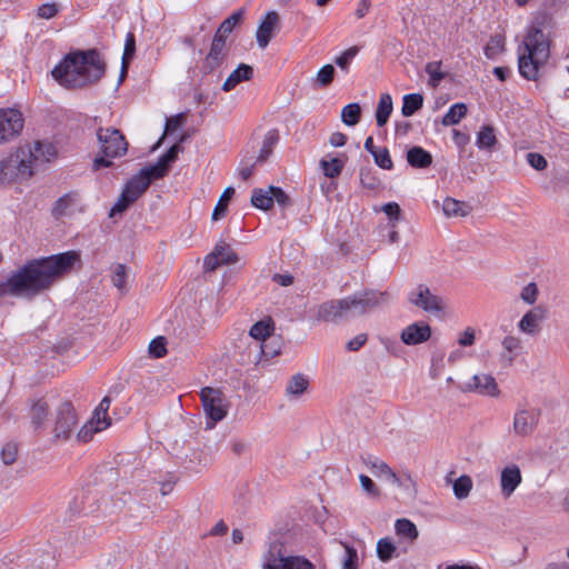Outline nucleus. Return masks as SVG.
I'll use <instances>...</instances> for the list:
<instances>
[{
	"mask_svg": "<svg viewBox=\"0 0 569 569\" xmlns=\"http://www.w3.org/2000/svg\"><path fill=\"white\" fill-rule=\"evenodd\" d=\"M78 261L80 254L77 251L31 259L0 282V297L33 299L69 273Z\"/></svg>",
	"mask_w": 569,
	"mask_h": 569,
	"instance_id": "nucleus-1",
	"label": "nucleus"
},
{
	"mask_svg": "<svg viewBox=\"0 0 569 569\" xmlns=\"http://www.w3.org/2000/svg\"><path fill=\"white\" fill-rule=\"evenodd\" d=\"M104 72L106 64L100 53L92 49L67 54L51 74L62 87L76 89L99 81Z\"/></svg>",
	"mask_w": 569,
	"mask_h": 569,
	"instance_id": "nucleus-2",
	"label": "nucleus"
},
{
	"mask_svg": "<svg viewBox=\"0 0 569 569\" xmlns=\"http://www.w3.org/2000/svg\"><path fill=\"white\" fill-rule=\"evenodd\" d=\"M548 58L549 43L543 31L536 27L530 28L522 46L519 47V73L527 80H536L539 68L547 62Z\"/></svg>",
	"mask_w": 569,
	"mask_h": 569,
	"instance_id": "nucleus-3",
	"label": "nucleus"
},
{
	"mask_svg": "<svg viewBox=\"0 0 569 569\" xmlns=\"http://www.w3.org/2000/svg\"><path fill=\"white\" fill-rule=\"evenodd\" d=\"M99 154L94 158L92 168H108L112 159L122 157L128 150V142L120 130L114 128H99L97 131Z\"/></svg>",
	"mask_w": 569,
	"mask_h": 569,
	"instance_id": "nucleus-4",
	"label": "nucleus"
},
{
	"mask_svg": "<svg viewBox=\"0 0 569 569\" xmlns=\"http://www.w3.org/2000/svg\"><path fill=\"white\" fill-rule=\"evenodd\" d=\"M19 157L22 158V173L27 177L33 174L34 166L50 162L57 158V147L50 141H36L32 146L21 147Z\"/></svg>",
	"mask_w": 569,
	"mask_h": 569,
	"instance_id": "nucleus-5",
	"label": "nucleus"
},
{
	"mask_svg": "<svg viewBox=\"0 0 569 569\" xmlns=\"http://www.w3.org/2000/svg\"><path fill=\"white\" fill-rule=\"evenodd\" d=\"M263 569H315L313 565L301 556H287L283 545L271 542L263 556Z\"/></svg>",
	"mask_w": 569,
	"mask_h": 569,
	"instance_id": "nucleus-6",
	"label": "nucleus"
},
{
	"mask_svg": "<svg viewBox=\"0 0 569 569\" xmlns=\"http://www.w3.org/2000/svg\"><path fill=\"white\" fill-rule=\"evenodd\" d=\"M387 291L365 290L346 297L349 319L365 316L389 300Z\"/></svg>",
	"mask_w": 569,
	"mask_h": 569,
	"instance_id": "nucleus-7",
	"label": "nucleus"
},
{
	"mask_svg": "<svg viewBox=\"0 0 569 569\" xmlns=\"http://www.w3.org/2000/svg\"><path fill=\"white\" fill-rule=\"evenodd\" d=\"M203 410L207 415L208 427L212 428L218 421L226 418L228 413V402L220 389L204 387L200 392Z\"/></svg>",
	"mask_w": 569,
	"mask_h": 569,
	"instance_id": "nucleus-8",
	"label": "nucleus"
},
{
	"mask_svg": "<svg viewBox=\"0 0 569 569\" xmlns=\"http://www.w3.org/2000/svg\"><path fill=\"white\" fill-rule=\"evenodd\" d=\"M78 425L76 410L70 401H63L56 409L53 423V441L66 442L72 437Z\"/></svg>",
	"mask_w": 569,
	"mask_h": 569,
	"instance_id": "nucleus-9",
	"label": "nucleus"
},
{
	"mask_svg": "<svg viewBox=\"0 0 569 569\" xmlns=\"http://www.w3.org/2000/svg\"><path fill=\"white\" fill-rule=\"evenodd\" d=\"M149 188V181L140 177L138 173L134 174L126 183L120 197L110 210V217H114L117 213L124 212L130 204L137 201Z\"/></svg>",
	"mask_w": 569,
	"mask_h": 569,
	"instance_id": "nucleus-10",
	"label": "nucleus"
},
{
	"mask_svg": "<svg viewBox=\"0 0 569 569\" xmlns=\"http://www.w3.org/2000/svg\"><path fill=\"white\" fill-rule=\"evenodd\" d=\"M539 409L527 406H519L513 416V432L520 437L531 435L539 422Z\"/></svg>",
	"mask_w": 569,
	"mask_h": 569,
	"instance_id": "nucleus-11",
	"label": "nucleus"
},
{
	"mask_svg": "<svg viewBox=\"0 0 569 569\" xmlns=\"http://www.w3.org/2000/svg\"><path fill=\"white\" fill-rule=\"evenodd\" d=\"M22 128L23 117L19 110L0 109V144L18 136Z\"/></svg>",
	"mask_w": 569,
	"mask_h": 569,
	"instance_id": "nucleus-12",
	"label": "nucleus"
},
{
	"mask_svg": "<svg viewBox=\"0 0 569 569\" xmlns=\"http://www.w3.org/2000/svg\"><path fill=\"white\" fill-rule=\"evenodd\" d=\"M316 319L325 322H340L349 319L346 297L322 302L317 307Z\"/></svg>",
	"mask_w": 569,
	"mask_h": 569,
	"instance_id": "nucleus-13",
	"label": "nucleus"
},
{
	"mask_svg": "<svg viewBox=\"0 0 569 569\" xmlns=\"http://www.w3.org/2000/svg\"><path fill=\"white\" fill-rule=\"evenodd\" d=\"M409 301L427 312L441 311L445 303L441 297L433 295L425 284H419L409 296Z\"/></svg>",
	"mask_w": 569,
	"mask_h": 569,
	"instance_id": "nucleus-14",
	"label": "nucleus"
},
{
	"mask_svg": "<svg viewBox=\"0 0 569 569\" xmlns=\"http://www.w3.org/2000/svg\"><path fill=\"white\" fill-rule=\"evenodd\" d=\"M461 390L489 397H497L500 393L496 379L487 373L472 376Z\"/></svg>",
	"mask_w": 569,
	"mask_h": 569,
	"instance_id": "nucleus-15",
	"label": "nucleus"
},
{
	"mask_svg": "<svg viewBox=\"0 0 569 569\" xmlns=\"http://www.w3.org/2000/svg\"><path fill=\"white\" fill-rule=\"evenodd\" d=\"M431 337V328L423 321L413 322L407 326L400 335V339L405 345L416 346L426 342Z\"/></svg>",
	"mask_w": 569,
	"mask_h": 569,
	"instance_id": "nucleus-16",
	"label": "nucleus"
},
{
	"mask_svg": "<svg viewBox=\"0 0 569 569\" xmlns=\"http://www.w3.org/2000/svg\"><path fill=\"white\" fill-rule=\"evenodd\" d=\"M278 27L279 14L276 11H269L259 23L256 33L257 43L261 49L269 44Z\"/></svg>",
	"mask_w": 569,
	"mask_h": 569,
	"instance_id": "nucleus-17",
	"label": "nucleus"
},
{
	"mask_svg": "<svg viewBox=\"0 0 569 569\" xmlns=\"http://www.w3.org/2000/svg\"><path fill=\"white\" fill-rule=\"evenodd\" d=\"M522 481L520 468L509 465L501 470L500 489L503 498H510Z\"/></svg>",
	"mask_w": 569,
	"mask_h": 569,
	"instance_id": "nucleus-18",
	"label": "nucleus"
},
{
	"mask_svg": "<svg viewBox=\"0 0 569 569\" xmlns=\"http://www.w3.org/2000/svg\"><path fill=\"white\" fill-rule=\"evenodd\" d=\"M22 158L19 157V150L7 159L0 160V183H8L14 180L18 176H23L22 173Z\"/></svg>",
	"mask_w": 569,
	"mask_h": 569,
	"instance_id": "nucleus-19",
	"label": "nucleus"
},
{
	"mask_svg": "<svg viewBox=\"0 0 569 569\" xmlns=\"http://www.w3.org/2000/svg\"><path fill=\"white\" fill-rule=\"evenodd\" d=\"M49 412L50 406L43 398H37L30 401L29 418L34 430H41L44 428Z\"/></svg>",
	"mask_w": 569,
	"mask_h": 569,
	"instance_id": "nucleus-20",
	"label": "nucleus"
},
{
	"mask_svg": "<svg viewBox=\"0 0 569 569\" xmlns=\"http://www.w3.org/2000/svg\"><path fill=\"white\" fill-rule=\"evenodd\" d=\"M501 347L500 362L503 367H510L521 352L522 341L517 336L508 335L502 339Z\"/></svg>",
	"mask_w": 569,
	"mask_h": 569,
	"instance_id": "nucleus-21",
	"label": "nucleus"
},
{
	"mask_svg": "<svg viewBox=\"0 0 569 569\" xmlns=\"http://www.w3.org/2000/svg\"><path fill=\"white\" fill-rule=\"evenodd\" d=\"M545 312L546 310L542 307H537L526 312L518 322L519 330L527 335L538 333L540 322L545 319Z\"/></svg>",
	"mask_w": 569,
	"mask_h": 569,
	"instance_id": "nucleus-22",
	"label": "nucleus"
},
{
	"mask_svg": "<svg viewBox=\"0 0 569 569\" xmlns=\"http://www.w3.org/2000/svg\"><path fill=\"white\" fill-rule=\"evenodd\" d=\"M227 58V48L218 47L211 43L210 50L202 62L203 73H211L223 64Z\"/></svg>",
	"mask_w": 569,
	"mask_h": 569,
	"instance_id": "nucleus-23",
	"label": "nucleus"
},
{
	"mask_svg": "<svg viewBox=\"0 0 569 569\" xmlns=\"http://www.w3.org/2000/svg\"><path fill=\"white\" fill-rule=\"evenodd\" d=\"M271 331L272 328L267 321H258L249 330V336L256 340L254 348L264 356L269 353L264 350L263 342L271 336Z\"/></svg>",
	"mask_w": 569,
	"mask_h": 569,
	"instance_id": "nucleus-24",
	"label": "nucleus"
},
{
	"mask_svg": "<svg viewBox=\"0 0 569 569\" xmlns=\"http://www.w3.org/2000/svg\"><path fill=\"white\" fill-rule=\"evenodd\" d=\"M253 74V69L244 63H240L236 70H233L222 84L223 91L232 90L238 83L250 80Z\"/></svg>",
	"mask_w": 569,
	"mask_h": 569,
	"instance_id": "nucleus-25",
	"label": "nucleus"
},
{
	"mask_svg": "<svg viewBox=\"0 0 569 569\" xmlns=\"http://www.w3.org/2000/svg\"><path fill=\"white\" fill-rule=\"evenodd\" d=\"M408 163L417 169H426L432 163V156L421 147H412L407 152Z\"/></svg>",
	"mask_w": 569,
	"mask_h": 569,
	"instance_id": "nucleus-26",
	"label": "nucleus"
},
{
	"mask_svg": "<svg viewBox=\"0 0 569 569\" xmlns=\"http://www.w3.org/2000/svg\"><path fill=\"white\" fill-rule=\"evenodd\" d=\"M366 465L370 468L372 473L376 477H385L392 483L397 486H402L400 478L395 473V471L382 460L380 459H369Z\"/></svg>",
	"mask_w": 569,
	"mask_h": 569,
	"instance_id": "nucleus-27",
	"label": "nucleus"
},
{
	"mask_svg": "<svg viewBox=\"0 0 569 569\" xmlns=\"http://www.w3.org/2000/svg\"><path fill=\"white\" fill-rule=\"evenodd\" d=\"M443 213L447 217H466L471 212V207L453 198H446L442 203Z\"/></svg>",
	"mask_w": 569,
	"mask_h": 569,
	"instance_id": "nucleus-28",
	"label": "nucleus"
},
{
	"mask_svg": "<svg viewBox=\"0 0 569 569\" xmlns=\"http://www.w3.org/2000/svg\"><path fill=\"white\" fill-rule=\"evenodd\" d=\"M392 98L389 93H381L376 110V121L378 127H383L392 112Z\"/></svg>",
	"mask_w": 569,
	"mask_h": 569,
	"instance_id": "nucleus-29",
	"label": "nucleus"
},
{
	"mask_svg": "<svg viewBox=\"0 0 569 569\" xmlns=\"http://www.w3.org/2000/svg\"><path fill=\"white\" fill-rule=\"evenodd\" d=\"M79 201V194L77 192H69L60 197L53 207V214L67 216L72 212V207H74Z\"/></svg>",
	"mask_w": 569,
	"mask_h": 569,
	"instance_id": "nucleus-30",
	"label": "nucleus"
},
{
	"mask_svg": "<svg viewBox=\"0 0 569 569\" xmlns=\"http://www.w3.org/2000/svg\"><path fill=\"white\" fill-rule=\"evenodd\" d=\"M279 141V132L276 129L269 130L263 138L262 147L257 157L256 163L264 162L271 154L274 146Z\"/></svg>",
	"mask_w": 569,
	"mask_h": 569,
	"instance_id": "nucleus-31",
	"label": "nucleus"
},
{
	"mask_svg": "<svg viewBox=\"0 0 569 569\" xmlns=\"http://www.w3.org/2000/svg\"><path fill=\"white\" fill-rule=\"evenodd\" d=\"M423 106V97L420 93H409L403 97L401 113L405 117H411Z\"/></svg>",
	"mask_w": 569,
	"mask_h": 569,
	"instance_id": "nucleus-32",
	"label": "nucleus"
},
{
	"mask_svg": "<svg viewBox=\"0 0 569 569\" xmlns=\"http://www.w3.org/2000/svg\"><path fill=\"white\" fill-rule=\"evenodd\" d=\"M309 381L302 373H297L289 380L286 392L291 397L301 396L308 388Z\"/></svg>",
	"mask_w": 569,
	"mask_h": 569,
	"instance_id": "nucleus-33",
	"label": "nucleus"
},
{
	"mask_svg": "<svg viewBox=\"0 0 569 569\" xmlns=\"http://www.w3.org/2000/svg\"><path fill=\"white\" fill-rule=\"evenodd\" d=\"M467 114V106L462 102L452 104L447 113L442 118V124L453 126L460 122V120Z\"/></svg>",
	"mask_w": 569,
	"mask_h": 569,
	"instance_id": "nucleus-34",
	"label": "nucleus"
},
{
	"mask_svg": "<svg viewBox=\"0 0 569 569\" xmlns=\"http://www.w3.org/2000/svg\"><path fill=\"white\" fill-rule=\"evenodd\" d=\"M496 143L495 129L491 126H482L477 134V147L479 149H491Z\"/></svg>",
	"mask_w": 569,
	"mask_h": 569,
	"instance_id": "nucleus-35",
	"label": "nucleus"
},
{
	"mask_svg": "<svg viewBox=\"0 0 569 569\" xmlns=\"http://www.w3.org/2000/svg\"><path fill=\"white\" fill-rule=\"evenodd\" d=\"M505 51V38L501 34L491 36L485 47V56L495 60L500 53Z\"/></svg>",
	"mask_w": 569,
	"mask_h": 569,
	"instance_id": "nucleus-36",
	"label": "nucleus"
},
{
	"mask_svg": "<svg viewBox=\"0 0 569 569\" xmlns=\"http://www.w3.org/2000/svg\"><path fill=\"white\" fill-rule=\"evenodd\" d=\"M397 548L389 538H381L377 542V556L382 562H388L397 557Z\"/></svg>",
	"mask_w": 569,
	"mask_h": 569,
	"instance_id": "nucleus-37",
	"label": "nucleus"
},
{
	"mask_svg": "<svg viewBox=\"0 0 569 569\" xmlns=\"http://www.w3.org/2000/svg\"><path fill=\"white\" fill-rule=\"evenodd\" d=\"M251 203L253 207L258 209H270L273 206L270 187L268 188V190L254 189L251 196Z\"/></svg>",
	"mask_w": 569,
	"mask_h": 569,
	"instance_id": "nucleus-38",
	"label": "nucleus"
},
{
	"mask_svg": "<svg viewBox=\"0 0 569 569\" xmlns=\"http://www.w3.org/2000/svg\"><path fill=\"white\" fill-rule=\"evenodd\" d=\"M395 529L398 536L413 541L418 538V529L416 525L409 519H398L395 523Z\"/></svg>",
	"mask_w": 569,
	"mask_h": 569,
	"instance_id": "nucleus-39",
	"label": "nucleus"
},
{
	"mask_svg": "<svg viewBox=\"0 0 569 569\" xmlns=\"http://www.w3.org/2000/svg\"><path fill=\"white\" fill-rule=\"evenodd\" d=\"M168 172V168L158 159V161L150 166L142 168L138 174L146 178L149 181V186L153 180L164 177Z\"/></svg>",
	"mask_w": 569,
	"mask_h": 569,
	"instance_id": "nucleus-40",
	"label": "nucleus"
},
{
	"mask_svg": "<svg viewBox=\"0 0 569 569\" xmlns=\"http://www.w3.org/2000/svg\"><path fill=\"white\" fill-rule=\"evenodd\" d=\"M361 108L359 103H349L341 110V120L346 126L353 127L360 121Z\"/></svg>",
	"mask_w": 569,
	"mask_h": 569,
	"instance_id": "nucleus-41",
	"label": "nucleus"
},
{
	"mask_svg": "<svg viewBox=\"0 0 569 569\" xmlns=\"http://www.w3.org/2000/svg\"><path fill=\"white\" fill-rule=\"evenodd\" d=\"M472 486V479L468 475L460 476L452 486L455 497L459 500L466 499L470 495Z\"/></svg>",
	"mask_w": 569,
	"mask_h": 569,
	"instance_id": "nucleus-42",
	"label": "nucleus"
},
{
	"mask_svg": "<svg viewBox=\"0 0 569 569\" xmlns=\"http://www.w3.org/2000/svg\"><path fill=\"white\" fill-rule=\"evenodd\" d=\"M212 252L218 257L222 264H232L238 261L237 253L224 242L218 243Z\"/></svg>",
	"mask_w": 569,
	"mask_h": 569,
	"instance_id": "nucleus-43",
	"label": "nucleus"
},
{
	"mask_svg": "<svg viewBox=\"0 0 569 569\" xmlns=\"http://www.w3.org/2000/svg\"><path fill=\"white\" fill-rule=\"evenodd\" d=\"M233 194H234V189L232 187H228L224 189V191L222 192L220 199L218 200V202L213 209L212 220L217 221L226 214L227 208H228V201L232 198Z\"/></svg>",
	"mask_w": 569,
	"mask_h": 569,
	"instance_id": "nucleus-44",
	"label": "nucleus"
},
{
	"mask_svg": "<svg viewBox=\"0 0 569 569\" xmlns=\"http://www.w3.org/2000/svg\"><path fill=\"white\" fill-rule=\"evenodd\" d=\"M323 173L328 178L338 177L343 168V161L339 158H332L331 160H321L320 162Z\"/></svg>",
	"mask_w": 569,
	"mask_h": 569,
	"instance_id": "nucleus-45",
	"label": "nucleus"
},
{
	"mask_svg": "<svg viewBox=\"0 0 569 569\" xmlns=\"http://www.w3.org/2000/svg\"><path fill=\"white\" fill-rule=\"evenodd\" d=\"M440 68L441 61H432L426 66V72L429 74V84L431 87H437L445 79V73Z\"/></svg>",
	"mask_w": 569,
	"mask_h": 569,
	"instance_id": "nucleus-46",
	"label": "nucleus"
},
{
	"mask_svg": "<svg viewBox=\"0 0 569 569\" xmlns=\"http://www.w3.org/2000/svg\"><path fill=\"white\" fill-rule=\"evenodd\" d=\"M244 16V9L240 8L236 10L230 17L224 19L221 24V32L231 33L232 30L242 21Z\"/></svg>",
	"mask_w": 569,
	"mask_h": 569,
	"instance_id": "nucleus-47",
	"label": "nucleus"
},
{
	"mask_svg": "<svg viewBox=\"0 0 569 569\" xmlns=\"http://www.w3.org/2000/svg\"><path fill=\"white\" fill-rule=\"evenodd\" d=\"M375 163L385 170H391L393 167L389 150L383 147L372 152Z\"/></svg>",
	"mask_w": 569,
	"mask_h": 569,
	"instance_id": "nucleus-48",
	"label": "nucleus"
},
{
	"mask_svg": "<svg viewBox=\"0 0 569 569\" xmlns=\"http://www.w3.org/2000/svg\"><path fill=\"white\" fill-rule=\"evenodd\" d=\"M358 47H350L346 51H343L339 57L335 59L336 64L343 71L349 70V66L353 58L358 54Z\"/></svg>",
	"mask_w": 569,
	"mask_h": 569,
	"instance_id": "nucleus-49",
	"label": "nucleus"
},
{
	"mask_svg": "<svg viewBox=\"0 0 569 569\" xmlns=\"http://www.w3.org/2000/svg\"><path fill=\"white\" fill-rule=\"evenodd\" d=\"M167 341L164 337H157L149 343V353L156 358H162L167 355Z\"/></svg>",
	"mask_w": 569,
	"mask_h": 569,
	"instance_id": "nucleus-50",
	"label": "nucleus"
},
{
	"mask_svg": "<svg viewBox=\"0 0 569 569\" xmlns=\"http://www.w3.org/2000/svg\"><path fill=\"white\" fill-rule=\"evenodd\" d=\"M127 278V267L122 263H118L112 270V283L119 290L124 289Z\"/></svg>",
	"mask_w": 569,
	"mask_h": 569,
	"instance_id": "nucleus-51",
	"label": "nucleus"
},
{
	"mask_svg": "<svg viewBox=\"0 0 569 569\" xmlns=\"http://www.w3.org/2000/svg\"><path fill=\"white\" fill-rule=\"evenodd\" d=\"M136 51V40L133 33L129 32L126 38L124 50H123V71L129 67V60L133 57Z\"/></svg>",
	"mask_w": 569,
	"mask_h": 569,
	"instance_id": "nucleus-52",
	"label": "nucleus"
},
{
	"mask_svg": "<svg viewBox=\"0 0 569 569\" xmlns=\"http://www.w3.org/2000/svg\"><path fill=\"white\" fill-rule=\"evenodd\" d=\"M335 68L332 64H326L317 73V82L321 87L329 86L335 77Z\"/></svg>",
	"mask_w": 569,
	"mask_h": 569,
	"instance_id": "nucleus-53",
	"label": "nucleus"
},
{
	"mask_svg": "<svg viewBox=\"0 0 569 569\" xmlns=\"http://www.w3.org/2000/svg\"><path fill=\"white\" fill-rule=\"evenodd\" d=\"M18 455V446L13 442L6 443L1 449V460L4 465H12Z\"/></svg>",
	"mask_w": 569,
	"mask_h": 569,
	"instance_id": "nucleus-54",
	"label": "nucleus"
},
{
	"mask_svg": "<svg viewBox=\"0 0 569 569\" xmlns=\"http://www.w3.org/2000/svg\"><path fill=\"white\" fill-rule=\"evenodd\" d=\"M346 556L342 563V569H358V553L357 550L348 545H345Z\"/></svg>",
	"mask_w": 569,
	"mask_h": 569,
	"instance_id": "nucleus-55",
	"label": "nucleus"
},
{
	"mask_svg": "<svg viewBox=\"0 0 569 569\" xmlns=\"http://www.w3.org/2000/svg\"><path fill=\"white\" fill-rule=\"evenodd\" d=\"M538 287L535 282L528 283L520 292V298L528 305H533L538 298Z\"/></svg>",
	"mask_w": 569,
	"mask_h": 569,
	"instance_id": "nucleus-56",
	"label": "nucleus"
},
{
	"mask_svg": "<svg viewBox=\"0 0 569 569\" xmlns=\"http://www.w3.org/2000/svg\"><path fill=\"white\" fill-rule=\"evenodd\" d=\"M59 12V7L56 2L43 3L37 10V16L40 19H52Z\"/></svg>",
	"mask_w": 569,
	"mask_h": 569,
	"instance_id": "nucleus-57",
	"label": "nucleus"
},
{
	"mask_svg": "<svg viewBox=\"0 0 569 569\" xmlns=\"http://www.w3.org/2000/svg\"><path fill=\"white\" fill-rule=\"evenodd\" d=\"M102 431V429H96V426L91 422H87L77 433V440L80 442H88L92 439L93 435Z\"/></svg>",
	"mask_w": 569,
	"mask_h": 569,
	"instance_id": "nucleus-58",
	"label": "nucleus"
},
{
	"mask_svg": "<svg viewBox=\"0 0 569 569\" xmlns=\"http://www.w3.org/2000/svg\"><path fill=\"white\" fill-rule=\"evenodd\" d=\"M182 151V147L179 143H174L169 150L162 154L159 160L169 169L170 163L174 162L178 158L179 152Z\"/></svg>",
	"mask_w": 569,
	"mask_h": 569,
	"instance_id": "nucleus-59",
	"label": "nucleus"
},
{
	"mask_svg": "<svg viewBox=\"0 0 569 569\" xmlns=\"http://www.w3.org/2000/svg\"><path fill=\"white\" fill-rule=\"evenodd\" d=\"M89 422L94 425L96 429L104 430L111 425V419L107 413L101 415V412H99V410L94 409L93 415H92L91 419L89 420Z\"/></svg>",
	"mask_w": 569,
	"mask_h": 569,
	"instance_id": "nucleus-60",
	"label": "nucleus"
},
{
	"mask_svg": "<svg viewBox=\"0 0 569 569\" xmlns=\"http://www.w3.org/2000/svg\"><path fill=\"white\" fill-rule=\"evenodd\" d=\"M527 162L536 170H543L547 168V160L546 158L537 152H528L527 156Z\"/></svg>",
	"mask_w": 569,
	"mask_h": 569,
	"instance_id": "nucleus-61",
	"label": "nucleus"
},
{
	"mask_svg": "<svg viewBox=\"0 0 569 569\" xmlns=\"http://www.w3.org/2000/svg\"><path fill=\"white\" fill-rule=\"evenodd\" d=\"M476 340V332L475 329L471 327H468L465 329V331L460 335L458 339V343L461 347H470L475 343Z\"/></svg>",
	"mask_w": 569,
	"mask_h": 569,
	"instance_id": "nucleus-62",
	"label": "nucleus"
},
{
	"mask_svg": "<svg viewBox=\"0 0 569 569\" xmlns=\"http://www.w3.org/2000/svg\"><path fill=\"white\" fill-rule=\"evenodd\" d=\"M367 340L368 336L366 333H359L347 342L346 348L348 351H358Z\"/></svg>",
	"mask_w": 569,
	"mask_h": 569,
	"instance_id": "nucleus-63",
	"label": "nucleus"
},
{
	"mask_svg": "<svg viewBox=\"0 0 569 569\" xmlns=\"http://www.w3.org/2000/svg\"><path fill=\"white\" fill-rule=\"evenodd\" d=\"M382 211L390 218V220L398 221L401 209L397 202H388L382 207Z\"/></svg>",
	"mask_w": 569,
	"mask_h": 569,
	"instance_id": "nucleus-64",
	"label": "nucleus"
}]
</instances>
